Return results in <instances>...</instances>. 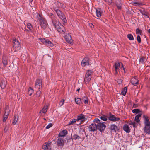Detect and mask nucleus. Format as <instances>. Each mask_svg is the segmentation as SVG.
<instances>
[{"mask_svg": "<svg viewBox=\"0 0 150 150\" xmlns=\"http://www.w3.org/2000/svg\"><path fill=\"white\" fill-rule=\"evenodd\" d=\"M52 22L55 28L59 33L62 34L65 33L66 30L63 25L58 21L52 20Z\"/></svg>", "mask_w": 150, "mask_h": 150, "instance_id": "1", "label": "nucleus"}, {"mask_svg": "<svg viewBox=\"0 0 150 150\" xmlns=\"http://www.w3.org/2000/svg\"><path fill=\"white\" fill-rule=\"evenodd\" d=\"M143 118L145 124L144 131L146 134H150V122L148 117L145 115H143Z\"/></svg>", "mask_w": 150, "mask_h": 150, "instance_id": "2", "label": "nucleus"}, {"mask_svg": "<svg viewBox=\"0 0 150 150\" xmlns=\"http://www.w3.org/2000/svg\"><path fill=\"white\" fill-rule=\"evenodd\" d=\"M141 114H139L135 117L134 120L133 121H131L129 122L130 125H132L134 128L137 127L140 121L139 118L141 116Z\"/></svg>", "mask_w": 150, "mask_h": 150, "instance_id": "3", "label": "nucleus"}, {"mask_svg": "<svg viewBox=\"0 0 150 150\" xmlns=\"http://www.w3.org/2000/svg\"><path fill=\"white\" fill-rule=\"evenodd\" d=\"M37 14L38 16L39 15L38 19L39 21L41 27L43 29H46L48 25V24L46 20L43 18L40 14L38 15V14Z\"/></svg>", "mask_w": 150, "mask_h": 150, "instance_id": "4", "label": "nucleus"}, {"mask_svg": "<svg viewBox=\"0 0 150 150\" xmlns=\"http://www.w3.org/2000/svg\"><path fill=\"white\" fill-rule=\"evenodd\" d=\"M93 74L91 71L88 70L86 72L84 77V81L86 84L88 83L91 80Z\"/></svg>", "mask_w": 150, "mask_h": 150, "instance_id": "5", "label": "nucleus"}, {"mask_svg": "<svg viewBox=\"0 0 150 150\" xmlns=\"http://www.w3.org/2000/svg\"><path fill=\"white\" fill-rule=\"evenodd\" d=\"M55 11L58 17L62 19L64 23H66L67 20L66 19L65 17L64 14L58 9L55 10Z\"/></svg>", "mask_w": 150, "mask_h": 150, "instance_id": "6", "label": "nucleus"}, {"mask_svg": "<svg viewBox=\"0 0 150 150\" xmlns=\"http://www.w3.org/2000/svg\"><path fill=\"white\" fill-rule=\"evenodd\" d=\"M39 40L44 45L50 47H52L54 45L53 43L47 39L45 38H39Z\"/></svg>", "mask_w": 150, "mask_h": 150, "instance_id": "7", "label": "nucleus"}, {"mask_svg": "<svg viewBox=\"0 0 150 150\" xmlns=\"http://www.w3.org/2000/svg\"><path fill=\"white\" fill-rule=\"evenodd\" d=\"M97 129L100 132L103 131L106 127L105 122H101L99 124H96Z\"/></svg>", "mask_w": 150, "mask_h": 150, "instance_id": "8", "label": "nucleus"}, {"mask_svg": "<svg viewBox=\"0 0 150 150\" xmlns=\"http://www.w3.org/2000/svg\"><path fill=\"white\" fill-rule=\"evenodd\" d=\"M10 111V110L8 107H6L5 108V112L3 118V122H5L8 118Z\"/></svg>", "mask_w": 150, "mask_h": 150, "instance_id": "9", "label": "nucleus"}, {"mask_svg": "<svg viewBox=\"0 0 150 150\" xmlns=\"http://www.w3.org/2000/svg\"><path fill=\"white\" fill-rule=\"evenodd\" d=\"M121 66V68L123 69L124 70V68L123 67V65L122 63L119 62H116L115 63L114 65V67L115 69V71L116 73H117V70H118L120 68V66Z\"/></svg>", "mask_w": 150, "mask_h": 150, "instance_id": "10", "label": "nucleus"}, {"mask_svg": "<svg viewBox=\"0 0 150 150\" xmlns=\"http://www.w3.org/2000/svg\"><path fill=\"white\" fill-rule=\"evenodd\" d=\"M89 59L88 57H85L82 60L81 64L82 66L85 67L86 66L88 65L89 64Z\"/></svg>", "mask_w": 150, "mask_h": 150, "instance_id": "11", "label": "nucleus"}, {"mask_svg": "<svg viewBox=\"0 0 150 150\" xmlns=\"http://www.w3.org/2000/svg\"><path fill=\"white\" fill-rule=\"evenodd\" d=\"M88 129L91 132L96 131L97 129L96 124L93 123L91 124L88 127Z\"/></svg>", "mask_w": 150, "mask_h": 150, "instance_id": "12", "label": "nucleus"}, {"mask_svg": "<svg viewBox=\"0 0 150 150\" xmlns=\"http://www.w3.org/2000/svg\"><path fill=\"white\" fill-rule=\"evenodd\" d=\"M108 118L109 120L113 121H118L120 120L119 118L116 117L114 115L111 114V113H109V116H108Z\"/></svg>", "mask_w": 150, "mask_h": 150, "instance_id": "13", "label": "nucleus"}, {"mask_svg": "<svg viewBox=\"0 0 150 150\" xmlns=\"http://www.w3.org/2000/svg\"><path fill=\"white\" fill-rule=\"evenodd\" d=\"M35 87L39 89L42 88V84L40 79H37L35 84Z\"/></svg>", "mask_w": 150, "mask_h": 150, "instance_id": "14", "label": "nucleus"}, {"mask_svg": "<svg viewBox=\"0 0 150 150\" xmlns=\"http://www.w3.org/2000/svg\"><path fill=\"white\" fill-rule=\"evenodd\" d=\"M109 128L111 131L115 132L119 130L118 127L115 124L111 125Z\"/></svg>", "mask_w": 150, "mask_h": 150, "instance_id": "15", "label": "nucleus"}, {"mask_svg": "<svg viewBox=\"0 0 150 150\" xmlns=\"http://www.w3.org/2000/svg\"><path fill=\"white\" fill-rule=\"evenodd\" d=\"M64 37L66 41L69 43L71 44L72 43V40L71 36L69 34L64 35Z\"/></svg>", "mask_w": 150, "mask_h": 150, "instance_id": "16", "label": "nucleus"}, {"mask_svg": "<svg viewBox=\"0 0 150 150\" xmlns=\"http://www.w3.org/2000/svg\"><path fill=\"white\" fill-rule=\"evenodd\" d=\"M13 45L14 47H17L18 49H20V45L18 40L16 39H14L13 40Z\"/></svg>", "mask_w": 150, "mask_h": 150, "instance_id": "17", "label": "nucleus"}, {"mask_svg": "<svg viewBox=\"0 0 150 150\" xmlns=\"http://www.w3.org/2000/svg\"><path fill=\"white\" fill-rule=\"evenodd\" d=\"M85 117L82 114H81L78 116L76 119L78 121H83L85 120Z\"/></svg>", "mask_w": 150, "mask_h": 150, "instance_id": "18", "label": "nucleus"}, {"mask_svg": "<svg viewBox=\"0 0 150 150\" xmlns=\"http://www.w3.org/2000/svg\"><path fill=\"white\" fill-rule=\"evenodd\" d=\"M64 140L62 139L59 138L58 139L57 141V144L59 146H62L64 144Z\"/></svg>", "mask_w": 150, "mask_h": 150, "instance_id": "19", "label": "nucleus"}, {"mask_svg": "<svg viewBox=\"0 0 150 150\" xmlns=\"http://www.w3.org/2000/svg\"><path fill=\"white\" fill-rule=\"evenodd\" d=\"M67 134V132L66 130H64L59 133L58 135L59 137L64 136Z\"/></svg>", "mask_w": 150, "mask_h": 150, "instance_id": "20", "label": "nucleus"}, {"mask_svg": "<svg viewBox=\"0 0 150 150\" xmlns=\"http://www.w3.org/2000/svg\"><path fill=\"white\" fill-rule=\"evenodd\" d=\"M101 9L98 8H97L96 10V14L98 17H100L101 16Z\"/></svg>", "mask_w": 150, "mask_h": 150, "instance_id": "21", "label": "nucleus"}, {"mask_svg": "<svg viewBox=\"0 0 150 150\" xmlns=\"http://www.w3.org/2000/svg\"><path fill=\"white\" fill-rule=\"evenodd\" d=\"M123 130L127 133H129L130 132L129 127L127 124H125L123 126Z\"/></svg>", "mask_w": 150, "mask_h": 150, "instance_id": "22", "label": "nucleus"}, {"mask_svg": "<svg viewBox=\"0 0 150 150\" xmlns=\"http://www.w3.org/2000/svg\"><path fill=\"white\" fill-rule=\"evenodd\" d=\"M131 81L133 85L135 86L138 84V81L136 78H132Z\"/></svg>", "mask_w": 150, "mask_h": 150, "instance_id": "23", "label": "nucleus"}, {"mask_svg": "<svg viewBox=\"0 0 150 150\" xmlns=\"http://www.w3.org/2000/svg\"><path fill=\"white\" fill-rule=\"evenodd\" d=\"M6 85V81L4 80L1 81L0 84V86L2 89H4Z\"/></svg>", "mask_w": 150, "mask_h": 150, "instance_id": "24", "label": "nucleus"}, {"mask_svg": "<svg viewBox=\"0 0 150 150\" xmlns=\"http://www.w3.org/2000/svg\"><path fill=\"white\" fill-rule=\"evenodd\" d=\"M108 117V115H102L100 117H99L103 121H106L107 120Z\"/></svg>", "mask_w": 150, "mask_h": 150, "instance_id": "25", "label": "nucleus"}, {"mask_svg": "<svg viewBox=\"0 0 150 150\" xmlns=\"http://www.w3.org/2000/svg\"><path fill=\"white\" fill-rule=\"evenodd\" d=\"M48 107V106L47 105H45L43 108L42 110L41 111H40V113L42 112L44 113H45L47 110Z\"/></svg>", "mask_w": 150, "mask_h": 150, "instance_id": "26", "label": "nucleus"}, {"mask_svg": "<svg viewBox=\"0 0 150 150\" xmlns=\"http://www.w3.org/2000/svg\"><path fill=\"white\" fill-rule=\"evenodd\" d=\"M2 62L3 64L6 66L7 64V59L5 55H4L3 57Z\"/></svg>", "mask_w": 150, "mask_h": 150, "instance_id": "27", "label": "nucleus"}, {"mask_svg": "<svg viewBox=\"0 0 150 150\" xmlns=\"http://www.w3.org/2000/svg\"><path fill=\"white\" fill-rule=\"evenodd\" d=\"M139 61L140 63H143L144 62L146 61V59L144 57H142L139 59Z\"/></svg>", "mask_w": 150, "mask_h": 150, "instance_id": "28", "label": "nucleus"}, {"mask_svg": "<svg viewBox=\"0 0 150 150\" xmlns=\"http://www.w3.org/2000/svg\"><path fill=\"white\" fill-rule=\"evenodd\" d=\"M127 91V87H125L121 91L122 94L123 95L125 96L126 93Z\"/></svg>", "mask_w": 150, "mask_h": 150, "instance_id": "29", "label": "nucleus"}, {"mask_svg": "<svg viewBox=\"0 0 150 150\" xmlns=\"http://www.w3.org/2000/svg\"><path fill=\"white\" fill-rule=\"evenodd\" d=\"M34 91L31 88H30L28 91V93L30 96H31L33 93Z\"/></svg>", "mask_w": 150, "mask_h": 150, "instance_id": "30", "label": "nucleus"}, {"mask_svg": "<svg viewBox=\"0 0 150 150\" xmlns=\"http://www.w3.org/2000/svg\"><path fill=\"white\" fill-rule=\"evenodd\" d=\"M76 103L78 104H80L81 103V100L79 98H76L75 99Z\"/></svg>", "mask_w": 150, "mask_h": 150, "instance_id": "31", "label": "nucleus"}, {"mask_svg": "<svg viewBox=\"0 0 150 150\" xmlns=\"http://www.w3.org/2000/svg\"><path fill=\"white\" fill-rule=\"evenodd\" d=\"M127 38L130 40H134V38L133 35L131 34H129L127 35Z\"/></svg>", "mask_w": 150, "mask_h": 150, "instance_id": "32", "label": "nucleus"}, {"mask_svg": "<svg viewBox=\"0 0 150 150\" xmlns=\"http://www.w3.org/2000/svg\"><path fill=\"white\" fill-rule=\"evenodd\" d=\"M79 138H80L79 136L77 134H74L72 136V139H73L76 140L79 139Z\"/></svg>", "mask_w": 150, "mask_h": 150, "instance_id": "33", "label": "nucleus"}, {"mask_svg": "<svg viewBox=\"0 0 150 150\" xmlns=\"http://www.w3.org/2000/svg\"><path fill=\"white\" fill-rule=\"evenodd\" d=\"M93 122L95 123V124H97L100 122L101 121L98 118H96L94 120Z\"/></svg>", "mask_w": 150, "mask_h": 150, "instance_id": "34", "label": "nucleus"}, {"mask_svg": "<svg viewBox=\"0 0 150 150\" xmlns=\"http://www.w3.org/2000/svg\"><path fill=\"white\" fill-rule=\"evenodd\" d=\"M27 28H28L30 30H32V26L30 23H28L27 24Z\"/></svg>", "mask_w": 150, "mask_h": 150, "instance_id": "35", "label": "nucleus"}, {"mask_svg": "<svg viewBox=\"0 0 150 150\" xmlns=\"http://www.w3.org/2000/svg\"><path fill=\"white\" fill-rule=\"evenodd\" d=\"M132 112L133 113H137L140 112V110L139 109H134L132 110Z\"/></svg>", "mask_w": 150, "mask_h": 150, "instance_id": "36", "label": "nucleus"}, {"mask_svg": "<svg viewBox=\"0 0 150 150\" xmlns=\"http://www.w3.org/2000/svg\"><path fill=\"white\" fill-rule=\"evenodd\" d=\"M77 121V120L76 119H74L72 120L71 121H70L69 125H71V124H73V123H74L75 122H76V121Z\"/></svg>", "mask_w": 150, "mask_h": 150, "instance_id": "37", "label": "nucleus"}, {"mask_svg": "<svg viewBox=\"0 0 150 150\" xmlns=\"http://www.w3.org/2000/svg\"><path fill=\"white\" fill-rule=\"evenodd\" d=\"M64 101L65 100L64 99H63L61 100L59 104L60 107L62 106L63 105Z\"/></svg>", "mask_w": 150, "mask_h": 150, "instance_id": "38", "label": "nucleus"}, {"mask_svg": "<svg viewBox=\"0 0 150 150\" xmlns=\"http://www.w3.org/2000/svg\"><path fill=\"white\" fill-rule=\"evenodd\" d=\"M18 121V119L16 117H14L13 120L12 122V123L14 124L15 125L16 124Z\"/></svg>", "mask_w": 150, "mask_h": 150, "instance_id": "39", "label": "nucleus"}, {"mask_svg": "<svg viewBox=\"0 0 150 150\" xmlns=\"http://www.w3.org/2000/svg\"><path fill=\"white\" fill-rule=\"evenodd\" d=\"M41 92L39 90L38 91L36 94V96L39 97L40 96L41 94Z\"/></svg>", "mask_w": 150, "mask_h": 150, "instance_id": "40", "label": "nucleus"}, {"mask_svg": "<svg viewBox=\"0 0 150 150\" xmlns=\"http://www.w3.org/2000/svg\"><path fill=\"white\" fill-rule=\"evenodd\" d=\"M105 2L108 4H110L112 2V0H104Z\"/></svg>", "mask_w": 150, "mask_h": 150, "instance_id": "41", "label": "nucleus"}, {"mask_svg": "<svg viewBox=\"0 0 150 150\" xmlns=\"http://www.w3.org/2000/svg\"><path fill=\"white\" fill-rule=\"evenodd\" d=\"M137 40L139 43H140L141 42V40L140 37L139 35H137Z\"/></svg>", "mask_w": 150, "mask_h": 150, "instance_id": "42", "label": "nucleus"}, {"mask_svg": "<svg viewBox=\"0 0 150 150\" xmlns=\"http://www.w3.org/2000/svg\"><path fill=\"white\" fill-rule=\"evenodd\" d=\"M52 126V123H49L47 126L46 127V129H48L51 127Z\"/></svg>", "mask_w": 150, "mask_h": 150, "instance_id": "43", "label": "nucleus"}, {"mask_svg": "<svg viewBox=\"0 0 150 150\" xmlns=\"http://www.w3.org/2000/svg\"><path fill=\"white\" fill-rule=\"evenodd\" d=\"M136 33L137 34H141V31L139 29H136Z\"/></svg>", "mask_w": 150, "mask_h": 150, "instance_id": "44", "label": "nucleus"}, {"mask_svg": "<svg viewBox=\"0 0 150 150\" xmlns=\"http://www.w3.org/2000/svg\"><path fill=\"white\" fill-rule=\"evenodd\" d=\"M117 81L118 83L120 85L121 84L122 82V80L119 79H117Z\"/></svg>", "mask_w": 150, "mask_h": 150, "instance_id": "45", "label": "nucleus"}, {"mask_svg": "<svg viewBox=\"0 0 150 150\" xmlns=\"http://www.w3.org/2000/svg\"><path fill=\"white\" fill-rule=\"evenodd\" d=\"M84 103L86 105H87L88 103V99L86 98V99L84 100Z\"/></svg>", "mask_w": 150, "mask_h": 150, "instance_id": "46", "label": "nucleus"}, {"mask_svg": "<svg viewBox=\"0 0 150 150\" xmlns=\"http://www.w3.org/2000/svg\"><path fill=\"white\" fill-rule=\"evenodd\" d=\"M90 26L92 28H93L94 27L93 25V24H92V23H91L90 24Z\"/></svg>", "mask_w": 150, "mask_h": 150, "instance_id": "47", "label": "nucleus"}, {"mask_svg": "<svg viewBox=\"0 0 150 150\" xmlns=\"http://www.w3.org/2000/svg\"><path fill=\"white\" fill-rule=\"evenodd\" d=\"M117 7L119 9H120L121 7L120 5H118L117 6Z\"/></svg>", "mask_w": 150, "mask_h": 150, "instance_id": "48", "label": "nucleus"}, {"mask_svg": "<svg viewBox=\"0 0 150 150\" xmlns=\"http://www.w3.org/2000/svg\"><path fill=\"white\" fill-rule=\"evenodd\" d=\"M49 16H53V15L52 13H50L49 14Z\"/></svg>", "mask_w": 150, "mask_h": 150, "instance_id": "49", "label": "nucleus"}, {"mask_svg": "<svg viewBox=\"0 0 150 150\" xmlns=\"http://www.w3.org/2000/svg\"><path fill=\"white\" fill-rule=\"evenodd\" d=\"M7 129H6V127H5L4 130V132H6L7 131Z\"/></svg>", "mask_w": 150, "mask_h": 150, "instance_id": "50", "label": "nucleus"}, {"mask_svg": "<svg viewBox=\"0 0 150 150\" xmlns=\"http://www.w3.org/2000/svg\"><path fill=\"white\" fill-rule=\"evenodd\" d=\"M79 90H80V89H79V88L78 89H77V90L76 91H79Z\"/></svg>", "mask_w": 150, "mask_h": 150, "instance_id": "51", "label": "nucleus"}, {"mask_svg": "<svg viewBox=\"0 0 150 150\" xmlns=\"http://www.w3.org/2000/svg\"><path fill=\"white\" fill-rule=\"evenodd\" d=\"M148 32L150 34V29L148 30Z\"/></svg>", "mask_w": 150, "mask_h": 150, "instance_id": "52", "label": "nucleus"}, {"mask_svg": "<svg viewBox=\"0 0 150 150\" xmlns=\"http://www.w3.org/2000/svg\"><path fill=\"white\" fill-rule=\"evenodd\" d=\"M25 30L26 31H28V30H27V29H26V28H25Z\"/></svg>", "mask_w": 150, "mask_h": 150, "instance_id": "53", "label": "nucleus"}, {"mask_svg": "<svg viewBox=\"0 0 150 150\" xmlns=\"http://www.w3.org/2000/svg\"><path fill=\"white\" fill-rule=\"evenodd\" d=\"M33 0H30V1H32Z\"/></svg>", "mask_w": 150, "mask_h": 150, "instance_id": "54", "label": "nucleus"}]
</instances>
